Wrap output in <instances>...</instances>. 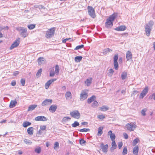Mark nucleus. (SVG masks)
I'll use <instances>...</instances> for the list:
<instances>
[{
  "instance_id": "obj_1",
  "label": "nucleus",
  "mask_w": 155,
  "mask_h": 155,
  "mask_svg": "<svg viewBox=\"0 0 155 155\" xmlns=\"http://www.w3.org/2000/svg\"><path fill=\"white\" fill-rule=\"evenodd\" d=\"M153 24V22L150 21L145 26V33L146 35L148 37L150 35L151 31Z\"/></svg>"
},
{
  "instance_id": "obj_2",
  "label": "nucleus",
  "mask_w": 155,
  "mask_h": 155,
  "mask_svg": "<svg viewBox=\"0 0 155 155\" xmlns=\"http://www.w3.org/2000/svg\"><path fill=\"white\" fill-rule=\"evenodd\" d=\"M115 18V16L114 15L110 16L106 20V21L105 22V27L107 28H111L113 25V23Z\"/></svg>"
},
{
  "instance_id": "obj_3",
  "label": "nucleus",
  "mask_w": 155,
  "mask_h": 155,
  "mask_svg": "<svg viewBox=\"0 0 155 155\" xmlns=\"http://www.w3.org/2000/svg\"><path fill=\"white\" fill-rule=\"evenodd\" d=\"M55 30L54 28H52L48 29L46 33L45 37L47 38H51L52 37L54 34Z\"/></svg>"
},
{
  "instance_id": "obj_4",
  "label": "nucleus",
  "mask_w": 155,
  "mask_h": 155,
  "mask_svg": "<svg viewBox=\"0 0 155 155\" xmlns=\"http://www.w3.org/2000/svg\"><path fill=\"white\" fill-rule=\"evenodd\" d=\"M16 30L20 31V35L22 37L25 38L28 35L27 30L26 28L21 27L17 28Z\"/></svg>"
},
{
  "instance_id": "obj_5",
  "label": "nucleus",
  "mask_w": 155,
  "mask_h": 155,
  "mask_svg": "<svg viewBox=\"0 0 155 155\" xmlns=\"http://www.w3.org/2000/svg\"><path fill=\"white\" fill-rule=\"evenodd\" d=\"M137 125L134 123H128L125 126V129L130 131H133L136 128Z\"/></svg>"
},
{
  "instance_id": "obj_6",
  "label": "nucleus",
  "mask_w": 155,
  "mask_h": 155,
  "mask_svg": "<svg viewBox=\"0 0 155 155\" xmlns=\"http://www.w3.org/2000/svg\"><path fill=\"white\" fill-rule=\"evenodd\" d=\"M70 115L72 117L76 119H79L80 117V114L78 111L77 110L71 112Z\"/></svg>"
},
{
  "instance_id": "obj_7",
  "label": "nucleus",
  "mask_w": 155,
  "mask_h": 155,
  "mask_svg": "<svg viewBox=\"0 0 155 155\" xmlns=\"http://www.w3.org/2000/svg\"><path fill=\"white\" fill-rule=\"evenodd\" d=\"M89 15L93 18L95 17V11L94 8L91 6H88L87 7Z\"/></svg>"
},
{
  "instance_id": "obj_8",
  "label": "nucleus",
  "mask_w": 155,
  "mask_h": 155,
  "mask_svg": "<svg viewBox=\"0 0 155 155\" xmlns=\"http://www.w3.org/2000/svg\"><path fill=\"white\" fill-rule=\"evenodd\" d=\"M88 97V94L85 91L83 90L80 94V100L83 101L86 99Z\"/></svg>"
},
{
  "instance_id": "obj_9",
  "label": "nucleus",
  "mask_w": 155,
  "mask_h": 155,
  "mask_svg": "<svg viewBox=\"0 0 155 155\" xmlns=\"http://www.w3.org/2000/svg\"><path fill=\"white\" fill-rule=\"evenodd\" d=\"M118 58V54H116L114 56V66L115 69L117 70L118 69V64L117 61Z\"/></svg>"
},
{
  "instance_id": "obj_10",
  "label": "nucleus",
  "mask_w": 155,
  "mask_h": 155,
  "mask_svg": "<svg viewBox=\"0 0 155 155\" xmlns=\"http://www.w3.org/2000/svg\"><path fill=\"white\" fill-rule=\"evenodd\" d=\"M20 42V38H18L12 44L10 47V49L12 50L15 48L17 47L19 45Z\"/></svg>"
},
{
  "instance_id": "obj_11",
  "label": "nucleus",
  "mask_w": 155,
  "mask_h": 155,
  "mask_svg": "<svg viewBox=\"0 0 155 155\" xmlns=\"http://www.w3.org/2000/svg\"><path fill=\"white\" fill-rule=\"evenodd\" d=\"M148 91V87H146L142 91L140 96V98H143V97L147 94Z\"/></svg>"
},
{
  "instance_id": "obj_12",
  "label": "nucleus",
  "mask_w": 155,
  "mask_h": 155,
  "mask_svg": "<svg viewBox=\"0 0 155 155\" xmlns=\"http://www.w3.org/2000/svg\"><path fill=\"white\" fill-rule=\"evenodd\" d=\"M52 101L51 99H46L43 101L41 104L42 106L50 105L52 103Z\"/></svg>"
},
{
  "instance_id": "obj_13",
  "label": "nucleus",
  "mask_w": 155,
  "mask_h": 155,
  "mask_svg": "<svg viewBox=\"0 0 155 155\" xmlns=\"http://www.w3.org/2000/svg\"><path fill=\"white\" fill-rule=\"evenodd\" d=\"M100 147L102 150V151L104 153H106L107 151V149L108 147V144L104 145L103 143H101Z\"/></svg>"
},
{
  "instance_id": "obj_14",
  "label": "nucleus",
  "mask_w": 155,
  "mask_h": 155,
  "mask_svg": "<svg viewBox=\"0 0 155 155\" xmlns=\"http://www.w3.org/2000/svg\"><path fill=\"white\" fill-rule=\"evenodd\" d=\"M38 62L39 65L44 64L46 63V60L42 57L39 58L38 59Z\"/></svg>"
},
{
  "instance_id": "obj_15",
  "label": "nucleus",
  "mask_w": 155,
  "mask_h": 155,
  "mask_svg": "<svg viewBox=\"0 0 155 155\" xmlns=\"http://www.w3.org/2000/svg\"><path fill=\"white\" fill-rule=\"evenodd\" d=\"M35 120L36 121H45L47 120L46 117L42 116L37 117L35 118Z\"/></svg>"
},
{
  "instance_id": "obj_16",
  "label": "nucleus",
  "mask_w": 155,
  "mask_h": 155,
  "mask_svg": "<svg viewBox=\"0 0 155 155\" xmlns=\"http://www.w3.org/2000/svg\"><path fill=\"white\" fill-rule=\"evenodd\" d=\"M56 80V79H51L48 81L45 84V87L46 89H48L50 85L53 82Z\"/></svg>"
},
{
  "instance_id": "obj_17",
  "label": "nucleus",
  "mask_w": 155,
  "mask_h": 155,
  "mask_svg": "<svg viewBox=\"0 0 155 155\" xmlns=\"http://www.w3.org/2000/svg\"><path fill=\"white\" fill-rule=\"evenodd\" d=\"M126 58L127 61L132 58V54L130 51H127Z\"/></svg>"
},
{
  "instance_id": "obj_18",
  "label": "nucleus",
  "mask_w": 155,
  "mask_h": 155,
  "mask_svg": "<svg viewBox=\"0 0 155 155\" xmlns=\"http://www.w3.org/2000/svg\"><path fill=\"white\" fill-rule=\"evenodd\" d=\"M127 29L125 25H121L117 27L114 29V30L117 31H123Z\"/></svg>"
},
{
  "instance_id": "obj_19",
  "label": "nucleus",
  "mask_w": 155,
  "mask_h": 155,
  "mask_svg": "<svg viewBox=\"0 0 155 155\" xmlns=\"http://www.w3.org/2000/svg\"><path fill=\"white\" fill-rule=\"evenodd\" d=\"M57 109V106L55 105H52L49 107V110L51 112L54 113Z\"/></svg>"
},
{
  "instance_id": "obj_20",
  "label": "nucleus",
  "mask_w": 155,
  "mask_h": 155,
  "mask_svg": "<svg viewBox=\"0 0 155 155\" xmlns=\"http://www.w3.org/2000/svg\"><path fill=\"white\" fill-rule=\"evenodd\" d=\"M17 104V102L15 100H12L11 101L9 105V107L11 108L14 107Z\"/></svg>"
},
{
  "instance_id": "obj_21",
  "label": "nucleus",
  "mask_w": 155,
  "mask_h": 155,
  "mask_svg": "<svg viewBox=\"0 0 155 155\" xmlns=\"http://www.w3.org/2000/svg\"><path fill=\"white\" fill-rule=\"evenodd\" d=\"M96 99V97L94 95H93L87 99V103L90 104L92 101H94Z\"/></svg>"
},
{
  "instance_id": "obj_22",
  "label": "nucleus",
  "mask_w": 155,
  "mask_h": 155,
  "mask_svg": "<svg viewBox=\"0 0 155 155\" xmlns=\"http://www.w3.org/2000/svg\"><path fill=\"white\" fill-rule=\"evenodd\" d=\"M34 128L32 127H29L27 129L28 133L30 135H32L33 134Z\"/></svg>"
},
{
  "instance_id": "obj_23",
  "label": "nucleus",
  "mask_w": 155,
  "mask_h": 155,
  "mask_svg": "<svg viewBox=\"0 0 155 155\" xmlns=\"http://www.w3.org/2000/svg\"><path fill=\"white\" fill-rule=\"evenodd\" d=\"M139 148L137 146H136L134 148L133 153L135 155H137L138 153Z\"/></svg>"
},
{
  "instance_id": "obj_24",
  "label": "nucleus",
  "mask_w": 155,
  "mask_h": 155,
  "mask_svg": "<svg viewBox=\"0 0 155 155\" xmlns=\"http://www.w3.org/2000/svg\"><path fill=\"white\" fill-rule=\"evenodd\" d=\"M37 107V105L34 104V105H30L28 109V111H32L34 110L36 107Z\"/></svg>"
},
{
  "instance_id": "obj_25",
  "label": "nucleus",
  "mask_w": 155,
  "mask_h": 155,
  "mask_svg": "<svg viewBox=\"0 0 155 155\" xmlns=\"http://www.w3.org/2000/svg\"><path fill=\"white\" fill-rule=\"evenodd\" d=\"M100 109L101 111H106L109 109V107L107 106L104 105L102 106L101 107H100Z\"/></svg>"
},
{
  "instance_id": "obj_26",
  "label": "nucleus",
  "mask_w": 155,
  "mask_h": 155,
  "mask_svg": "<svg viewBox=\"0 0 155 155\" xmlns=\"http://www.w3.org/2000/svg\"><path fill=\"white\" fill-rule=\"evenodd\" d=\"M127 76V73L125 71H124L122 72L121 75V78L122 80H124L125 79Z\"/></svg>"
},
{
  "instance_id": "obj_27",
  "label": "nucleus",
  "mask_w": 155,
  "mask_h": 155,
  "mask_svg": "<svg viewBox=\"0 0 155 155\" xmlns=\"http://www.w3.org/2000/svg\"><path fill=\"white\" fill-rule=\"evenodd\" d=\"M99 105L98 102L96 101H94L92 104L91 106L93 108L97 107Z\"/></svg>"
},
{
  "instance_id": "obj_28",
  "label": "nucleus",
  "mask_w": 155,
  "mask_h": 155,
  "mask_svg": "<svg viewBox=\"0 0 155 155\" xmlns=\"http://www.w3.org/2000/svg\"><path fill=\"white\" fill-rule=\"evenodd\" d=\"M31 124V123L28 121L24 122L22 124V126L24 127H26Z\"/></svg>"
},
{
  "instance_id": "obj_29",
  "label": "nucleus",
  "mask_w": 155,
  "mask_h": 155,
  "mask_svg": "<svg viewBox=\"0 0 155 155\" xmlns=\"http://www.w3.org/2000/svg\"><path fill=\"white\" fill-rule=\"evenodd\" d=\"M82 58V57L81 56H77L75 58V60L76 62H80Z\"/></svg>"
},
{
  "instance_id": "obj_30",
  "label": "nucleus",
  "mask_w": 155,
  "mask_h": 155,
  "mask_svg": "<svg viewBox=\"0 0 155 155\" xmlns=\"http://www.w3.org/2000/svg\"><path fill=\"white\" fill-rule=\"evenodd\" d=\"M59 68L58 65H56L55 66V72L56 75H58L59 74Z\"/></svg>"
},
{
  "instance_id": "obj_31",
  "label": "nucleus",
  "mask_w": 155,
  "mask_h": 155,
  "mask_svg": "<svg viewBox=\"0 0 155 155\" xmlns=\"http://www.w3.org/2000/svg\"><path fill=\"white\" fill-rule=\"evenodd\" d=\"M71 118L70 117H64L62 120V122L63 123H65L67 121L70 120H71Z\"/></svg>"
},
{
  "instance_id": "obj_32",
  "label": "nucleus",
  "mask_w": 155,
  "mask_h": 155,
  "mask_svg": "<svg viewBox=\"0 0 155 155\" xmlns=\"http://www.w3.org/2000/svg\"><path fill=\"white\" fill-rule=\"evenodd\" d=\"M103 129V128L100 127H99L98 128V132L97 133L98 136H101L103 133L102 130Z\"/></svg>"
},
{
  "instance_id": "obj_33",
  "label": "nucleus",
  "mask_w": 155,
  "mask_h": 155,
  "mask_svg": "<svg viewBox=\"0 0 155 155\" xmlns=\"http://www.w3.org/2000/svg\"><path fill=\"white\" fill-rule=\"evenodd\" d=\"M42 69L41 68L37 72L36 74V77L37 78L40 77L41 74V72H42Z\"/></svg>"
},
{
  "instance_id": "obj_34",
  "label": "nucleus",
  "mask_w": 155,
  "mask_h": 155,
  "mask_svg": "<svg viewBox=\"0 0 155 155\" xmlns=\"http://www.w3.org/2000/svg\"><path fill=\"white\" fill-rule=\"evenodd\" d=\"M112 141V142L111 143L112 147L113 149V150H114L116 149L117 147V145L114 140H113Z\"/></svg>"
},
{
  "instance_id": "obj_35",
  "label": "nucleus",
  "mask_w": 155,
  "mask_h": 155,
  "mask_svg": "<svg viewBox=\"0 0 155 155\" xmlns=\"http://www.w3.org/2000/svg\"><path fill=\"white\" fill-rule=\"evenodd\" d=\"M55 74V72L54 71V69L53 68L51 69L50 72V76L53 77Z\"/></svg>"
},
{
  "instance_id": "obj_36",
  "label": "nucleus",
  "mask_w": 155,
  "mask_h": 155,
  "mask_svg": "<svg viewBox=\"0 0 155 155\" xmlns=\"http://www.w3.org/2000/svg\"><path fill=\"white\" fill-rule=\"evenodd\" d=\"M79 142L80 144L82 146L85 145L86 143V141L83 139L80 140Z\"/></svg>"
},
{
  "instance_id": "obj_37",
  "label": "nucleus",
  "mask_w": 155,
  "mask_h": 155,
  "mask_svg": "<svg viewBox=\"0 0 155 155\" xmlns=\"http://www.w3.org/2000/svg\"><path fill=\"white\" fill-rule=\"evenodd\" d=\"M35 24H31L28 25V27L30 30H32L35 28Z\"/></svg>"
},
{
  "instance_id": "obj_38",
  "label": "nucleus",
  "mask_w": 155,
  "mask_h": 155,
  "mask_svg": "<svg viewBox=\"0 0 155 155\" xmlns=\"http://www.w3.org/2000/svg\"><path fill=\"white\" fill-rule=\"evenodd\" d=\"M79 123L76 121L74 122V123L72 124L71 126L74 127H77L78 126H79Z\"/></svg>"
},
{
  "instance_id": "obj_39",
  "label": "nucleus",
  "mask_w": 155,
  "mask_h": 155,
  "mask_svg": "<svg viewBox=\"0 0 155 155\" xmlns=\"http://www.w3.org/2000/svg\"><path fill=\"white\" fill-rule=\"evenodd\" d=\"M112 51V50H111L109 48H108L105 49L104 50L103 53H104V54H106L107 53H108L109 52H111Z\"/></svg>"
},
{
  "instance_id": "obj_40",
  "label": "nucleus",
  "mask_w": 155,
  "mask_h": 155,
  "mask_svg": "<svg viewBox=\"0 0 155 155\" xmlns=\"http://www.w3.org/2000/svg\"><path fill=\"white\" fill-rule=\"evenodd\" d=\"M91 81L92 79L91 78L90 79H87L85 81V83L86 84L87 86H89L90 85Z\"/></svg>"
},
{
  "instance_id": "obj_41",
  "label": "nucleus",
  "mask_w": 155,
  "mask_h": 155,
  "mask_svg": "<svg viewBox=\"0 0 155 155\" xmlns=\"http://www.w3.org/2000/svg\"><path fill=\"white\" fill-rule=\"evenodd\" d=\"M78 131L80 132H87L90 131L89 129L84 128L78 130Z\"/></svg>"
},
{
  "instance_id": "obj_42",
  "label": "nucleus",
  "mask_w": 155,
  "mask_h": 155,
  "mask_svg": "<svg viewBox=\"0 0 155 155\" xmlns=\"http://www.w3.org/2000/svg\"><path fill=\"white\" fill-rule=\"evenodd\" d=\"M127 153V148L126 147H124L123 150V152H122V154L123 155H125Z\"/></svg>"
},
{
  "instance_id": "obj_43",
  "label": "nucleus",
  "mask_w": 155,
  "mask_h": 155,
  "mask_svg": "<svg viewBox=\"0 0 155 155\" xmlns=\"http://www.w3.org/2000/svg\"><path fill=\"white\" fill-rule=\"evenodd\" d=\"M114 71L112 69H110L109 70V72L108 73V75L110 76H112L114 73Z\"/></svg>"
},
{
  "instance_id": "obj_44",
  "label": "nucleus",
  "mask_w": 155,
  "mask_h": 155,
  "mask_svg": "<svg viewBox=\"0 0 155 155\" xmlns=\"http://www.w3.org/2000/svg\"><path fill=\"white\" fill-rule=\"evenodd\" d=\"M84 47V45H80L76 47L74 49L75 50H78V49H81L83 48Z\"/></svg>"
},
{
  "instance_id": "obj_45",
  "label": "nucleus",
  "mask_w": 155,
  "mask_h": 155,
  "mask_svg": "<svg viewBox=\"0 0 155 155\" xmlns=\"http://www.w3.org/2000/svg\"><path fill=\"white\" fill-rule=\"evenodd\" d=\"M24 141L25 143L27 144H30L32 143L30 140L26 139H24Z\"/></svg>"
},
{
  "instance_id": "obj_46",
  "label": "nucleus",
  "mask_w": 155,
  "mask_h": 155,
  "mask_svg": "<svg viewBox=\"0 0 155 155\" xmlns=\"http://www.w3.org/2000/svg\"><path fill=\"white\" fill-rule=\"evenodd\" d=\"M139 140L137 138L135 139L133 142V146H135L138 142Z\"/></svg>"
},
{
  "instance_id": "obj_47",
  "label": "nucleus",
  "mask_w": 155,
  "mask_h": 155,
  "mask_svg": "<svg viewBox=\"0 0 155 155\" xmlns=\"http://www.w3.org/2000/svg\"><path fill=\"white\" fill-rule=\"evenodd\" d=\"M35 152L39 153L41 151V148L40 147L36 148L35 149Z\"/></svg>"
},
{
  "instance_id": "obj_48",
  "label": "nucleus",
  "mask_w": 155,
  "mask_h": 155,
  "mask_svg": "<svg viewBox=\"0 0 155 155\" xmlns=\"http://www.w3.org/2000/svg\"><path fill=\"white\" fill-rule=\"evenodd\" d=\"M71 95V93L70 92H67L65 94V96L66 99H67V98L70 97Z\"/></svg>"
},
{
  "instance_id": "obj_49",
  "label": "nucleus",
  "mask_w": 155,
  "mask_h": 155,
  "mask_svg": "<svg viewBox=\"0 0 155 155\" xmlns=\"http://www.w3.org/2000/svg\"><path fill=\"white\" fill-rule=\"evenodd\" d=\"M59 147V143L58 142H56L54 144V149H56L57 148H58Z\"/></svg>"
},
{
  "instance_id": "obj_50",
  "label": "nucleus",
  "mask_w": 155,
  "mask_h": 155,
  "mask_svg": "<svg viewBox=\"0 0 155 155\" xmlns=\"http://www.w3.org/2000/svg\"><path fill=\"white\" fill-rule=\"evenodd\" d=\"M25 79L22 78L21 80V83L22 84V85L24 86L25 84Z\"/></svg>"
},
{
  "instance_id": "obj_51",
  "label": "nucleus",
  "mask_w": 155,
  "mask_h": 155,
  "mask_svg": "<svg viewBox=\"0 0 155 155\" xmlns=\"http://www.w3.org/2000/svg\"><path fill=\"white\" fill-rule=\"evenodd\" d=\"M97 117L100 119H103L105 118V117L104 115L102 114L100 115H98L97 116Z\"/></svg>"
},
{
  "instance_id": "obj_52",
  "label": "nucleus",
  "mask_w": 155,
  "mask_h": 155,
  "mask_svg": "<svg viewBox=\"0 0 155 155\" xmlns=\"http://www.w3.org/2000/svg\"><path fill=\"white\" fill-rule=\"evenodd\" d=\"M8 26H4L3 27H0V31H2L3 29L8 30Z\"/></svg>"
},
{
  "instance_id": "obj_53",
  "label": "nucleus",
  "mask_w": 155,
  "mask_h": 155,
  "mask_svg": "<svg viewBox=\"0 0 155 155\" xmlns=\"http://www.w3.org/2000/svg\"><path fill=\"white\" fill-rule=\"evenodd\" d=\"M110 139L112 141L114 140L115 138V135L114 134H113L110 137Z\"/></svg>"
},
{
  "instance_id": "obj_54",
  "label": "nucleus",
  "mask_w": 155,
  "mask_h": 155,
  "mask_svg": "<svg viewBox=\"0 0 155 155\" xmlns=\"http://www.w3.org/2000/svg\"><path fill=\"white\" fill-rule=\"evenodd\" d=\"M123 146V143L122 142H119L118 143V147L119 149H120Z\"/></svg>"
},
{
  "instance_id": "obj_55",
  "label": "nucleus",
  "mask_w": 155,
  "mask_h": 155,
  "mask_svg": "<svg viewBox=\"0 0 155 155\" xmlns=\"http://www.w3.org/2000/svg\"><path fill=\"white\" fill-rule=\"evenodd\" d=\"M123 135L125 139H127L128 137V135L126 133H123Z\"/></svg>"
},
{
  "instance_id": "obj_56",
  "label": "nucleus",
  "mask_w": 155,
  "mask_h": 155,
  "mask_svg": "<svg viewBox=\"0 0 155 155\" xmlns=\"http://www.w3.org/2000/svg\"><path fill=\"white\" fill-rule=\"evenodd\" d=\"M40 127L41 130H44L46 129V126H41Z\"/></svg>"
},
{
  "instance_id": "obj_57",
  "label": "nucleus",
  "mask_w": 155,
  "mask_h": 155,
  "mask_svg": "<svg viewBox=\"0 0 155 155\" xmlns=\"http://www.w3.org/2000/svg\"><path fill=\"white\" fill-rule=\"evenodd\" d=\"M139 92L138 91L135 90L133 91V93L131 94V96H132L134 95H135L136 94L138 93Z\"/></svg>"
},
{
  "instance_id": "obj_58",
  "label": "nucleus",
  "mask_w": 155,
  "mask_h": 155,
  "mask_svg": "<svg viewBox=\"0 0 155 155\" xmlns=\"http://www.w3.org/2000/svg\"><path fill=\"white\" fill-rule=\"evenodd\" d=\"M69 39H71V38H65L62 41V42L63 43H66V42L67 41L69 40Z\"/></svg>"
},
{
  "instance_id": "obj_59",
  "label": "nucleus",
  "mask_w": 155,
  "mask_h": 155,
  "mask_svg": "<svg viewBox=\"0 0 155 155\" xmlns=\"http://www.w3.org/2000/svg\"><path fill=\"white\" fill-rule=\"evenodd\" d=\"M113 134L112 133V131L111 130H110L108 132V135H109L110 136V137H111V136H112V134Z\"/></svg>"
},
{
  "instance_id": "obj_60",
  "label": "nucleus",
  "mask_w": 155,
  "mask_h": 155,
  "mask_svg": "<svg viewBox=\"0 0 155 155\" xmlns=\"http://www.w3.org/2000/svg\"><path fill=\"white\" fill-rule=\"evenodd\" d=\"M38 8L40 10L41 9H45V8L44 6H43L42 5H39V7Z\"/></svg>"
},
{
  "instance_id": "obj_61",
  "label": "nucleus",
  "mask_w": 155,
  "mask_h": 155,
  "mask_svg": "<svg viewBox=\"0 0 155 155\" xmlns=\"http://www.w3.org/2000/svg\"><path fill=\"white\" fill-rule=\"evenodd\" d=\"M11 84L12 86H15L16 85V82L15 81H13L11 83Z\"/></svg>"
},
{
  "instance_id": "obj_62",
  "label": "nucleus",
  "mask_w": 155,
  "mask_h": 155,
  "mask_svg": "<svg viewBox=\"0 0 155 155\" xmlns=\"http://www.w3.org/2000/svg\"><path fill=\"white\" fill-rule=\"evenodd\" d=\"M141 113L142 115L143 116H144L146 115V113L145 112V111L144 110H142L141 111Z\"/></svg>"
},
{
  "instance_id": "obj_63",
  "label": "nucleus",
  "mask_w": 155,
  "mask_h": 155,
  "mask_svg": "<svg viewBox=\"0 0 155 155\" xmlns=\"http://www.w3.org/2000/svg\"><path fill=\"white\" fill-rule=\"evenodd\" d=\"M14 75L15 76H16L18 74H19V72L18 71H16L14 72Z\"/></svg>"
},
{
  "instance_id": "obj_64",
  "label": "nucleus",
  "mask_w": 155,
  "mask_h": 155,
  "mask_svg": "<svg viewBox=\"0 0 155 155\" xmlns=\"http://www.w3.org/2000/svg\"><path fill=\"white\" fill-rule=\"evenodd\" d=\"M87 124V122H83L81 123V124L82 125H86Z\"/></svg>"
}]
</instances>
